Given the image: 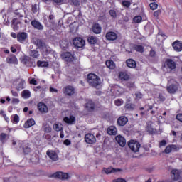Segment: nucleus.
Returning a JSON list of instances; mask_svg holds the SVG:
<instances>
[{
  "instance_id": "53",
  "label": "nucleus",
  "mask_w": 182,
  "mask_h": 182,
  "mask_svg": "<svg viewBox=\"0 0 182 182\" xmlns=\"http://www.w3.org/2000/svg\"><path fill=\"white\" fill-rule=\"evenodd\" d=\"M0 139L1 141H5V139H6V134L2 133L0 136Z\"/></svg>"
},
{
  "instance_id": "35",
  "label": "nucleus",
  "mask_w": 182,
  "mask_h": 182,
  "mask_svg": "<svg viewBox=\"0 0 182 182\" xmlns=\"http://www.w3.org/2000/svg\"><path fill=\"white\" fill-rule=\"evenodd\" d=\"M106 65L109 69H114L116 68V65L114 64V62L111 60H108L106 61Z\"/></svg>"
},
{
  "instance_id": "7",
  "label": "nucleus",
  "mask_w": 182,
  "mask_h": 182,
  "mask_svg": "<svg viewBox=\"0 0 182 182\" xmlns=\"http://www.w3.org/2000/svg\"><path fill=\"white\" fill-rule=\"evenodd\" d=\"M61 57L65 62H75L76 60V58L70 53H63Z\"/></svg>"
},
{
  "instance_id": "19",
  "label": "nucleus",
  "mask_w": 182,
  "mask_h": 182,
  "mask_svg": "<svg viewBox=\"0 0 182 182\" xmlns=\"http://www.w3.org/2000/svg\"><path fill=\"white\" fill-rule=\"evenodd\" d=\"M127 122H129V119L124 116H122L117 119V124L119 126H126L127 124Z\"/></svg>"
},
{
  "instance_id": "8",
  "label": "nucleus",
  "mask_w": 182,
  "mask_h": 182,
  "mask_svg": "<svg viewBox=\"0 0 182 182\" xmlns=\"http://www.w3.org/2000/svg\"><path fill=\"white\" fill-rule=\"evenodd\" d=\"M180 174H181V171L178 169H173L171 172V177L173 181H178L181 178Z\"/></svg>"
},
{
  "instance_id": "4",
  "label": "nucleus",
  "mask_w": 182,
  "mask_h": 182,
  "mask_svg": "<svg viewBox=\"0 0 182 182\" xmlns=\"http://www.w3.org/2000/svg\"><path fill=\"white\" fill-rule=\"evenodd\" d=\"M167 89L169 93H176V92H177L178 90V84L177 82L172 80L168 82Z\"/></svg>"
},
{
  "instance_id": "15",
  "label": "nucleus",
  "mask_w": 182,
  "mask_h": 182,
  "mask_svg": "<svg viewBox=\"0 0 182 182\" xmlns=\"http://www.w3.org/2000/svg\"><path fill=\"white\" fill-rule=\"evenodd\" d=\"M172 46L176 52H181L182 51V42L180 41H176L173 43Z\"/></svg>"
},
{
  "instance_id": "60",
  "label": "nucleus",
  "mask_w": 182,
  "mask_h": 182,
  "mask_svg": "<svg viewBox=\"0 0 182 182\" xmlns=\"http://www.w3.org/2000/svg\"><path fill=\"white\" fill-rule=\"evenodd\" d=\"M136 97H138V99H141L143 97V95L140 92H137L135 94Z\"/></svg>"
},
{
  "instance_id": "63",
  "label": "nucleus",
  "mask_w": 182,
  "mask_h": 182,
  "mask_svg": "<svg viewBox=\"0 0 182 182\" xmlns=\"http://www.w3.org/2000/svg\"><path fill=\"white\" fill-rule=\"evenodd\" d=\"M11 36L14 38V39H16V38H18V36H16V33H11Z\"/></svg>"
},
{
  "instance_id": "62",
  "label": "nucleus",
  "mask_w": 182,
  "mask_h": 182,
  "mask_svg": "<svg viewBox=\"0 0 182 182\" xmlns=\"http://www.w3.org/2000/svg\"><path fill=\"white\" fill-rule=\"evenodd\" d=\"M11 93H12L13 96H14L15 97H18V96L19 95L18 94V92H14V91H11Z\"/></svg>"
},
{
  "instance_id": "6",
  "label": "nucleus",
  "mask_w": 182,
  "mask_h": 182,
  "mask_svg": "<svg viewBox=\"0 0 182 182\" xmlns=\"http://www.w3.org/2000/svg\"><path fill=\"white\" fill-rule=\"evenodd\" d=\"M73 43L75 48H83L85 46V40L80 37H77L73 39Z\"/></svg>"
},
{
  "instance_id": "55",
  "label": "nucleus",
  "mask_w": 182,
  "mask_h": 182,
  "mask_svg": "<svg viewBox=\"0 0 182 182\" xmlns=\"http://www.w3.org/2000/svg\"><path fill=\"white\" fill-rule=\"evenodd\" d=\"M32 11L34 14L38 12V6H36V4L32 6Z\"/></svg>"
},
{
  "instance_id": "17",
  "label": "nucleus",
  "mask_w": 182,
  "mask_h": 182,
  "mask_svg": "<svg viewBox=\"0 0 182 182\" xmlns=\"http://www.w3.org/2000/svg\"><path fill=\"white\" fill-rule=\"evenodd\" d=\"M38 109L41 113H48V112H49L48 106L43 102H39L38 104Z\"/></svg>"
},
{
  "instance_id": "26",
  "label": "nucleus",
  "mask_w": 182,
  "mask_h": 182,
  "mask_svg": "<svg viewBox=\"0 0 182 182\" xmlns=\"http://www.w3.org/2000/svg\"><path fill=\"white\" fill-rule=\"evenodd\" d=\"M32 126H35V119L31 118L26 122L24 127L26 129H29V127H32Z\"/></svg>"
},
{
  "instance_id": "9",
  "label": "nucleus",
  "mask_w": 182,
  "mask_h": 182,
  "mask_svg": "<svg viewBox=\"0 0 182 182\" xmlns=\"http://www.w3.org/2000/svg\"><path fill=\"white\" fill-rule=\"evenodd\" d=\"M17 41L20 42V43H25V42L28 41V33L25 32L18 33L17 34Z\"/></svg>"
},
{
  "instance_id": "10",
  "label": "nucleus",
  "mask_w": 182,
  "mask_h": 182,
  "mask_svg": "<svg viewBox=\"0 0 182 182\" xmlns=\"http://www.w3.org/2000/svg\"><path fill=\"white\" fill-rule=\"evenodd\" d=\"M85 141L88 144H93V143H96V137L92 134H87L85 136Z\"/></svg>"
},
{
  "instance_id": "57",
  "label": "nucleus",
  "mask_w": 182,
  "mask_h": 182,
  "mask_svg": "<svg viewBox=\"0 0 182 182\" xmlns=\"http://www.w3.org/2000/svg\"><path fill=\"white\" fill-rule=\"evenodd\" d=\"M113 182H126V180H124V178H117L113 181Z\"/></svg>"
},
{
  "instance_id": "38",
  "label": "nucleus",
  "mask_w": 182,
  "mask_h": 182,
  "mask_svg": "<svg viewBox=\"0 0 182 182\" xmlns=\"http://www.w3.org/2000/svg\"><path fill=\"white\" fill-rule=\"evenodd\" d=\"M12 28L14 31H18V29H19V26H18V20L16 18H14L12 20Z\"/></svg>"
},
{
  "instance_id": "3",
  "label": "nucleus",
  "mask_w": 182,
  "mask_h": 182,
  "mask_svg": "<svg viewBox=\"0 0 182 182\" xmlns=\"http://www.w3.org/2000/svg\"><path fill=\"white\" fill-rule=\"evenodd\" d=\"M128 146L130 150L134 153H138V151L140 150V147H141L140 142L133 139L129 141Z\"/></svg>"
},
{
  "instance_id": "47",
  "label": "nucleus",
  "mask_w": 182,
  "mask_h": 182,
  "mask_svg": "<svg viewBox=\"0 0 182 182\" xmlns=\"http://www.w3.org/2000/svg\"><path fill=\"white\" fill-rule=\"evenodd\" d=\"M71 2L73 5H75V6H79V5H80V1H79V0H71Z\"/></svg>"
},
{
  "instance_id": "27",
  "label": "nucleus",
  "mask_w": 182,
  "mask_h": 182,
  "mask_svg": "<svg viewBox=\"0 0 182 182\" xmlns=\"http://www.w3.org/2000/svg\"><path fill=\"white\" fill-rule=\"evenodd\" d=\"M127 66L131 69H134L136 66V63L133 59H128L126 62Z\"/></svg>"
},
{
  "instance_id": "5",
  "label": "nucleus",
  "mask_w": 182,
  "mask_h": 182,
  "mask_svg": "<svg viewBox=\"0 0 182 182\" xmlns=\"http://www.w3.org/2000/svg\"><path fill=\"white\" fill-rule=\"evenodd\" d=\"M53 178H59L60 180H68L70 178V174L63 172H55L52 175Z\"/></svg>"
},
{
  "instance_id": "21",
  "label": "nucleus",
  "mask_w": 182,
  "mask_h": 182,
  "mask_svg": "<svg viewBox=\"0 0 182 182\" xmlns=\"http://www.w3.org/2000/svg\"><path fill=\"white\" fill-rule=\"evenodd\" d=\"M107 132L109 136H116V134H117V128L114 126H110L107 129Z\"/></svg>"
},
{
  "instance_id": "13",
  "label": "nucleus",
  "mask_w": 182,
  "mask_h": 182,
  "mask_svg": "<svg viewBox=\"0 0 182 182\" xmlns=\"http://www.w3.org/2000/svg\"><path fill=\"white\" fill-rule=\"evenodd\" d=\"M116 141L119 144L121 147L126 146V139L122 135H118L115 137Z\"/></svg>"
},
{
  "instance_id": "61",
  "label": "nucleus",
  "mask_w": 182,
  "mask_h": 182,
  "mask_svg": "<svg viewBox=\"0 0 182 182\" xmlns=\"http://www.w3.org/2000/svg\"><path fill=\"white\" fill-rule=\"evenodd\" d=\"M166 144H167V142L166 141V140H162L160 142V146H166Z\"/></svg>"
},
{
  "instance_id": "12",
  "label": "nucleus",
  "mask_w": 182,
  "mask_h": 182,
  "mask_svg": "<svg viewBox=\"0 0 182 182\" xmlns=\"http://www.w3.org/2000/svg\"><path fill=\"white\" fill-rule=\"evenodd\" d=\"M6 62L10 65H18V58L15 55H11L6 58Z\"/></svg>"
},
{
  "instance_id": "32",
  "label": "nucleus",
  "mask_w": 182,
  "mask_h": 182,
  "mask_svg": "<svg viewBox=\"0 0 182 182\" xmlns=\"http://www.w3.org/2000/svg\"><path fill=\"white\" fill-rule=\"evenodd\" d=\"M176 149L177 146L176 145H168L165 149V153H166V154H168L169 153H171V151H174V150H176Z\"/></svg>"
},
{
  "instance_id": "36",
  "label": "nucleus",
  "mask_w": 182,
  "mask_h": 182,
  "mask_svg": "<svg viewBox=\"0 0 182 182\" xmlns=\"http://www.w3.org/2000/svg\"><path fill=\"white\" fill-rule=\"evenodd\" d=\"M89 43H90L91 45H95L96 43H97V38L93 36H91L88 38L87 39Z\"/></svg>"
},
{
  "instance_id": "39",
  "label": "nucleus",
  "mask_w": 182,
  "mask_h": 182,
  "mask_svg": "<svg viewBox=\"0 0 182 182\" xmlns=\"http://www.w3.org/2000/svg\"><path fill=\"white\" fill-rule=\"evenodd\" d=\"M30 56H31V58H39V52L37 50H31L30 52Z\"/></svg>"
},
{
  "instance_id": "11",
  "label": "nucleus",
  "mask_w": 182,
  "mask_h": 182,
  "mask_svg": "<svg viewBox=\"0 0 182 182\" xmlns=\"http://www.w3.org/2000/svg\"><path fill=\"white\" fill-rule=\"evenodd\" d=\"M63 93L67 96H73V95H75V87L73 86H67L63 88Z\"/></svg>"
},
{
  "instance_id": "59",
  "label": "nucleus",
  "mask_w": 182,
  "mask_h": 182,
  "mask_svg": "<svg viewBox=\"0 0 182 182\" xmlns=\"http://www.w3.org/2000/svg\"><path fill=\"white\" fill-rule=\"evenodd\" d=\"M30 83H31V85H34L35 86H36V85H38V82H36V80H35V79H32L30 81Z\"/></svg>"
},
{
  "instance_id": "25",
  "label": "nucleus",
  "mask_w": 182,
  "mask_h": 182,
  "mask_svg": "<svg viewBox=\"0 0 182 182\" xmlns=\"http://www.w3.org/2000/svg\"><path fill=\"white\" fill-rule=\"evenodd\" d=\"M114 90V96H120V95H122V93H123V92H124V90L117 85H116L114 87V90Z\"/></svg>"
},
{
  "instance_id": "1",
  "label": "nucleus",
  "mask_w": 182,
  "mask_h": 182,
  "mask_svg": "<svg viewBox=\"0 0 182 182\" xmlns=\"http://www.w3.org/2000/svg\"><path fill=\"white\" fill-rule=\"evenodd\" d=\"M87 82L92 87H97L100 85V78L95 74H89L87 75Z\"/></svg>"
},
{
  "instance_id": "23",
  "label": "nucleus",
  "mask_w": 182,
  "mask_h": 182,
  "mask_svg": "<svg viewBox=\"0 0 182 182\" xmlns=\"http://www.w3.org/2000/svg\"><path fill=\"white\" fill-rule=\"evenodd\" d=\"M31 25L35 28L36 29H38L39 31H42L43 29V26L39 23L38 21H32Z\"/></svg>"
},
{
  "instance_id": "50",
  "label": "nucleus",
  "mask_w": 182,
  "mask_h": 182,
  "mask_svg": "<svg viewBox=\"0 0 182 182\" xmlns=\"http://www.w3.org/2000/svg\"><path fill=\"white\" fill-rule=\"evenodd\" d=\"M161 14V11L157 10L154 13L155 18H159V16Z\"/></svg>"
},
{
  "instance_id": "64",
  "label": "nucleus",
  "mask_w": 182,
  "mask_h": 182,
  "mask_svg": "<svg viewBox=\"0 0 182 182\" xmlns=\"http://www.w3.org/2000/svg\"><path fill=\"white\" fill-rule=\"evenodd\" d=\"M159 99L161 102H164V97L163 95H159Z\"/></svg>"
},
{
  "instance_id": "37",
  "label": "nucleus",
  "mask_w": 182,
  "mask_h": 182,
  "mask_svg": "<svg viewBox=\"0 0 182 182\" xmlns=\"http://www.w3.org/2000/svg\"><path fill=\"white\" fill-rule=\"evenodd\" d=\"M134 49L136 52H140L141 53H143V52H144V47H143V46L141 45H134Z\"/></svg>"
},
{
  "instance_id": "56",
  "label": "nucleus",
  "mask_w": 182,
  "mask_h": 182,
  "mask_svg": "<svg viewBox=\"0 0 182 182\" xmlns=\"http://www.w3.org/2000/svg\"><path fill=\"white\" fill-rule=\"evenodd\" d=\"M50 92L51 93H58V90L56 88H53V87H50Z\"/></svg>"
},
{
  "instance_id": "45",
  "label": "nucleus",
  "mask_w": 182,
  "mask_h": 182,
  "mask_svg": "<svg viewBox=\"0 0 182 182\" xmlns=\"http://www.w3.org/2000/svg\"><path fill=\"white\" fill-rule=\"evenodd\" d=\"M122 5H123V6H125L126 8H129V6H130V5H132V3H130V1H124L122 2Z\"/></svg>"
},
{
  "instance_id": "29",
  "label": "nucleus",
  "mask_w": 182,
  "mask_h": 182,
  "mask_svg": "<svg viewBox=\"0 0 182 182\" xmlns=\"http://www.w3.org/2000/svg\"><path fill=\"white\" fill-rule=\"evenodd\" d=\"M63 120L65 123H68V124H73V123H75V117L73 116L65 117L63 119Z\"/></svg>"
},
{
  "instance_id": "22",
  "label": "nucleus",
  "mask_w": 182,
  "mask_h": 182,
  "mask_svg": "<svg viewBox=\"0 0 182 182\" xmlns=\"http://www.w3.org/2000/svg\"><path fill=\"white\" fill-rule=\"evenodd\" d=\"M119 79L120 80L124 81V80H129L130 79V75L127 74V73L125 72H120L118 75Z\"/></svg>"
},
{
  "instance_id": "58",
  "label": "nucleus",
  "mask_w": 182,
  "mask_h": 182,
  "mask_svg": "<svg viewBox=\"0 0 182 182\" xmlns=\"http://www.w3.org/2000/svg\"><path fill=\"white\" fill-rule=\"evenodd\" d=\"M176 119L177 120H178L179 122H181L182 123V114H178V115H176Z\"/></svg>"
},
{
  "instance_id": "16",
  "label": "nucleus",
  "mask_w": 182,
  "mask_h": 182,
  "mask_svg": "<svg viewBox=\"0 0 182 182\" xmlns=\"http://www.w3.org/2000/svg\"><path fill=\"white\" fill-rule=\"evenodd\" d=\"M47 156H48V157L51 160H53V161H56L58 159V154H56V152L55 151L48 150L47 151Z\"/></svg>"
},
{
  "instance_id": "18",
  "label": "nucleus",
  "mask_w": 182,
  "mask_h": 182,
  "mask_svg": "<svg viewBox=\"0 0 182 182\" xmlns=\"http://www.w3.org/2000/svg\"><path fill=\"white\" fill-rule=\"evenodd\" d=\"M106 38L107 41H116L117 39V34L113 31H110L106 33Z\"/></svg>"
},
{
  "instance_id": "31",
  "label": "nucleus",
  "mask_w": 182,
  "mask_h": 182,
  "mask_svg": "<svg viewBox=\"0 0 182 182\" xmlns=\"http://www.w3.org/2000/svg\"><path fill=\"white\" fill-rule=\"evenodd\" d=\"M92 31L94 32V33H96L97 35L99 33H101L102 27H100V26L99 24H95L92 26Z\"/></svg>"
},
{
  "instance_id": "14",
  "label": "nucleus",
  "mask_w": 182,
  "mask_h": 182,
  "mask_svg": "<svg viewBox=\"0 0 182 182\" xmlns=\"http://www.w3.org/2000/svg\"><path fill=\"white\" fill-rule=\"evenodd\" d=\"M41 53L43 56L45 58V56H48V55H51V53H53V51H52V49L50 48V47L45 45L41 49Z\"/></svg>"
},
{
  "instance_id": "30",
  "label": "nucleus",
  "mask_w": 182,
  "mask_h": 182,
  "mask_svg": "<svg viewBox=\"0 0 182 182\" xmlns=\"http://www.w3.org/2000/svg\"><path fill=\"white\" fill-rule=\"evenodd\" d=\"M31 96V91L28 90H24L21 92V97H23V99H29Z\"/></svg>"
},
{
  "instance_id": "52",
  "label": "nucleus",
  "mask_w": 182,
  "mask_h": 182,
  "mask_svg": "<svg viewBox=\"0 0 182 182\" xmlns=\"http://www.w3.org/2000/svg\"><path fill=\"white\" fill-rule=\"evenodd\" d=\"M30 151H31V148H29L28 146H26L25 148H23V152L26 154H28Z\"/></svg>"
},
{
  "instance_id": "48",
  "label": "nucleus",
  "mask_w": 182,
  "mask_h": 182,
  "mask_svg": "<svg viewBox=\"0 0 182 182\" xmlns=\"http://www.w3.org/2000/svg\"><path fill=\"white\" fill-rule=\"evenodd\" d=\"M63 144H65V146H70V144H72V141H70L69 139H65L63 141Z\"/></svg>"
},
{
  "instance_id": "20",
  "label": "nucleus",
  "mask_w": 182,
  "mask_h": 182,
  "mask_svg": "<svg viewBox=\"0 0 182 182\" xmlns=\"http://www.w3.org/2000/svg\"><path fill=\"white\" fill-rule=\"evenodd\" d=\"M102 171L105 173V174H110L112 173H119L122 171V169L120 168H105Z\"/></svg>"
},
{
  "instance_id": "33",
  "label": "nucleus",
  "mask_w": 182,
  "mask_h": 182,
  "mask_svg": "<svg viewBox=\"0 0 182 182\" xmlns=\"http://www.w3.org/2000/svg\"><path fill=\"white\" fill-rule=\"evenodd\" d=\"M53 129L55 132H60L61 130H63V125H62V124L59 123V122H55L53 124Z\"/></svg>"
},
{
  "instance_id": "51",
  "label": "nucleus",
  "mask_w": 182,
  "mask_h": 182,
  "mask_svg": "<svg viewBox=\"0 0 182 182\" xmlns=\"http://www.w3.org/2000/svg\"><path fill=\"white\" fill-rule=\"evenodd\" d=\"M11 102L13 105H18L19 103V100L18 98H12Z\"/></svg>"
},
{
  "instance_id": "28",
  "label": "nucleus",
  "mask_w": 182,
  "mask_h": 182,
  "mask_svg": "<svg viewBox=\"0 0 182 182\" xmlns=\"http://www.w3.org/2000/svg\"><path fill=\"white\" fill-rule=\"evenodd\" d=\"M85 109L89 112H92V110L95 109V104L92 101H88L85 105Z\"/></svg>"
},
{
  "instance_id": "24",
  "label": "nucleus",
  "mask_w": 182,
  "mask_h": 182,
  "mask_svg": "<svg viewBox=\"0 0 182 182\" xmlns=\"http://www.w3.org/2000/svg\"><path fill=\"white\" fill-rule=\"evenodd\" d=\"M33 44L36 45V46H38V48H39L40 49H42L46 44H44L43 42H42V41H41L38 38H34L33 40Z\"/></svg>"
},
{
  "instance_id": "49",
  "label": "nucleus",
  "mask_w": 182,
  "mask_h": 182,
  "mask_svg": "<svg viewBox=\"0 0 182 182\" xmlns=\"http://www.w3.org/2000/svg\"><path fill=\"white\" fill-rule=\"evenodd\" d=\"M109 15L112 17V18H116V11L114 10H110L109 11Z\"/></svg>"
},
{
  "instance_id": "43",
  "label": "nucleus",
  "mask_w": 182,
  "mask_h": 182,
  "mask_svg": "<svg viewBox=\"0 0 182 182\" xmlns=\"http://www.w3.org/2000/svg\"><path fill=\"white\" fill-rule=\"evenodd\" d=\"M11 118L13 119L14 123H19V116L18 114L12 115Z\"/></svg>"
},
{
  "instance_id": "42",
  "label": "nucleus",
  "mask_w": 182,
  "mask_h": 182,
  "mask_svg": "<svg viewBox=\"0 0 182 182\" xmlns=\"http://www.w3.org/2000/svg\"><path fill=\"white\" fill-rule=\"evenodd\" d=\"M143 18L140 16H136L133 18V21L135 23H140V22H141Z\"/></svg>"
},
{
  "instance_id": "2",
  "label": "nucleus",
  "mask_w": 182,
  "mask_h": 182,
  "mask_svg": "<svg viewBox=\"0 0 182 182\" xmlns=\"http://www.w3.org/2000/svg\"><path fill=\"white\" fill-rule=\"evenodd\" d=\"M176 62L171 59H167L162 67L164 72H171V70H174L176 69Z\"/></svg>"
},
{
  "instance_id": "44",
  "label": "nucleus",
  "mask_w": 182,
  "mask_h": 182,
  "mask_svg": "<svg viewBox=\"0 0 182 182\" xmlns=\"http://www.w3.org/2000/svg\"><path fill=\"white\" fill-rule=\"evenodd\" d=\"M43 129L46 133H50V132H52V127L49 125H46Z\"/></svg>"
},
{
  "instance_id": "40",
  "label": "nucleus",
  "mask_w": 182,
  "mask_h": 182,
  "mask_svg": "<svg viewBox=\"0 0 182 182\" xmlns=\"http://www.w3.org/2000/svg\"><path fill=\"white\" fill-rule=\"evenodd\" d=\"M115 106H122V105H123V103H124V101H123V100L122 99H117L114 100V102Z\"/></svg>"
},
{
  "instance_id": "54",
  "label": "nucleus",
  "mask_w": 182,
  "mask_h": 182,
  "mask_svg": "<svg viewBox=\"0 0 182 182\" xmlns=\"http://www.w3.org/2000/svg\"><path fill=\"white\" fill-rule=\"evenodd\" d=\"M149 56H151V58H155L156 57V51H154V50H151L149 53Z\"/></svg>"
},
{
  "instance_id": "34",
  "label": "nucleus",
  "mask_w": 182,
  "mask_h": 182,
  "mask_svg": "<svg viewBox=\"0 0 182 182\" xmlns=\"http://www.w3.org/2000/svg\"><path fill=\"white\" fill-rule=\"evenodd\" d=\"M37 66H38V68H48V66H49V63L46 61L38 60L37 62Z\"/></svg>"
},
{
  "instance_id": "41",
  "label": "nucleus",
  "mask_w": 182,
  "mask_h": 182,
  "mask_svg": "<svg viewBox=\"0 0 182 182\" xmlns=\"http://www.w3.org/2000/svg\"><path fill=\"white\" fill-rule=\"evenodd\" d=\"M149 6L152 11H156L159 8V4L156 2H152L149 4Z\"/></svg>"
},
{
  "instance_id": "46",
  "label": "nucleus",
  "mask_w": 182,
  "mask_h": 182,
  "mask_svg": "<svg viewBox=\"0 0 182 182\" xmlns=\"http://www.w3.org/2000/svg\"><path fill=\"white\" fill-rule=\"evenodd\" d=\"M146 130L151 134L156 133V129H153L151 127H147Z\"/></svg>"
}]
</instances>
